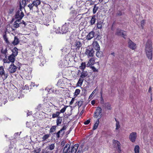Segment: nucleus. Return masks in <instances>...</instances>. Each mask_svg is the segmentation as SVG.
<instances>
[{"instance_id": "nucleus-1", "label": "nucleus", "mask_w": 153, "mask_h": 153, "mask_svg": "<svg viewBox=\"0 0 153 153\" xmlns=\"http://www.w3.org/2000/svg\"><path fill=\"white\" fill-rule=\"evenodd\" d=\"M77 143L75 144L73 146H71L70 144H67L63 150V153H76L79 147Z\"/></svg>"}, {"instance_id": "nucleus-2", "label": "nucleus", "mask_w": 153, "mask_h": 153, "mask_svg": "<svg viewBox=\"0 0 153 153\" xmlns=\"http://www.w3.org/2000/svg\"><path fill=\"white\" fill-rule=\"evenodd\" d=\"M152 42L148 40L146 45L145 51L148 58L151 60L152 59Z\"/></svg>"}, {"instance_id": "nucleus-3", "label": "nucleus", "mask_w": 153, "mask_h": 153, "mask_svg": "<svg viewBox=\"0 0 153 153\" xmlns=\"http://www.w3.org/2000/svg\"><path fill=\"white\" fill-rule=\"evenodd\" d=\"M22 7L21 3L20 4V6L19 9L16 10L15 15V18L17 19L21 20L24 16V13L22 11Z\"/></svg>"}, {"instance_id": "nucleus-4", "label": "nucleus", "mask_w": 153, "mask_h": 153, "mask_svg": "<svg viewBox=\"0 0 153 153\" xmlns=\"http://www.w3.org/2000/svg\"><path fill=\"white\" fill-rule=\"evenodd\" d=\"M66 23H65V24L63 25L61 28L60 29L59 27V30L57 29V30H55L56 33H60V34H64L65 33L68 31V27L66 25Z\"/></svg>"}, {"instance_id": "nucleus-5", "label": "nucleus", "mask_w": 153, "mask_h": 153, "mask_svg": "<svg viewBox=\"0 0 153 153\" xmlns=\"http://www.w3.org/2000/svg\"><path fill=\"white\" fill-rule=\"evenodd\" d=\"M94 51L92 48L88 47L87 48L85 51V54L89 58L93 57L94 55Z\"/></svg>"}, {"instance_id": "nucleus-6", "label": "nucleus", "mask_w": 153, "mask_h": 153, "mask_svg": "<svg viewBox=\"0 0 153 153\" xmlns=\"http://www.w3.org/2000/svg\"><path fill=\"white\" fill-rule=\"evenodd\" d=\"M0 75L4 80L6 79L8 77L7 73L5 72L4 68L2 66H0Z\"/></svg>"}, {"instance_id": "nucleus-7", "label": "nucleus", "mask_w": 153, "mask_h": 153, "mask_svg": "<svg viewBox=\"0 0 153 153\" xmlns=\"http://www.w3.org/2000/svg\"><path fill=\"white\" fill-rule=\"evenodd\" d=\"M82 44L79 41H76L73 44L71 48L72 49L74 50H79V48L81 46Z\"/></svg>"}, {"instance_id": "nucleus-8", "label": "nucleus", "mask_w": 153, "mask_h": 153, "mask_svg": "<svg viewBox=\"0 0 153 153\" xmlns=\"http://www.w3.org/2000/svg\"><path fill=\"white\" fill-rule=\"evenodd\" d=\"M17 69V67L15 66L13 63H12L9 66L7 70L10 74L15 72Z\"/></svg>"}, {"instance_id": "nucleus-9", "label": "nucleus", "mask_w": 153, "mask_h": 153, "mask_svg": "<svg viewBox=\"0 0 153 153\" xmlns=\"http://www.w3.org/2000/svg\"><path fill=\"white\" fill-rule=\"evenodd\" d=\"M137 133L136 132H133L130 133L129 136V139L132 142H135L137 138Z\"/></svg>"}, {"instance_id": "nucleus-10", "label": "nucleus", "mask_w": 153, "mask_h": 153, "mask_svg": "<svg viewBox=\"0 0 153 153\" xmlns=\"http://www.w3.org/2000/svg\"><path fill=\"white\" fill-rule=\"evenodd\" d=\"M113 143L114 144V147H115L117 149L118 152L119 153H120L121 152V150L120 149V142L116 140H113Z\"/></svg>"}, {"instance_id": "nucleus-11", "label": "nucleus", "mask_w": 153, "mask_h": 153, "mask_svg": "<svg viewBox=\"0 0 153 153\" xmlns=\"http://www.w3.org/2000/svg\"><path fill=\"white\" fill-rule=\"evenodd\" d=\"M94 48L96 51H99L100 49V47L98 42L96 41H94L92 44Z\"/></svg>"}, {"instance_id": "nucleus-12", "label": "nucleus", "mask_w": 153, "mask_h": 153, "mask_svg": "<svg viewBox=\"0 0 153 153\" xmlns=\"http://www.w3.org/2000/svg\"><path fill=\"white\" fill-rule=\"evenodd\" d=\"M101 112V108L100 107H98L94 113V117L96 118H97Z\"/></svg>"}, {"instance_id": "nucleus-13", "label": "nucleus", "mask_w": 153, "mask_h": 153, "mask_svg": "<svg viewBox=\"0 0 153 153\" xmlns=\"http://www.w3.org/2000/svg\"><path fill=\"white\" fill-rule=\"evenodd\" d=\"M129 47L132 50H134L136 48V44L131 40H129L128 42Z\"/></svg>"}, {"instance_id": "nucleus-14", "label": "nucleus", "mask_w": 153, "mask_h": 153, "mask_svg": "<svg viewBox=\"0 0 153 153\" xmlns=\"http://www.w3.org/2000/svg\"><path fill=\"white\" fill-rule=\"evenodd\" d=\"M94 34L95 32L94 31H91L86 36V39L88 40H90L94 37Z\"/></svg>"}, {"instance_id": "nucleus-15", "label": "nucleus", "mask_w": 153, "mask_h": 153, "mask_svg": "<svg viewBox=\"0 0 153 153\" xmlns=\"http://www.w3.org/2000/svg\"><path fill=\"white\" fill-rule=\"evenodd\" d=\"M116 34L118 35L122 36L124 38H125L126 36L125 32L119 29L117 30Z\"/></svg>"}, {"instance_id": "nucleus-16", "label": "nucleus", "mask_w": 153, "mask_h": 153, "mask_svg": "<svg viewBox=\"0 0 153 153\" xmlns=\"http://www.w3.org/2000/svg\"><path fill=\"white\" fill-rule=\"evenodd\" d=\"M68 22L67 23L68 25H72L75 24V18L73 16H72L68 20Z\"/></svg>"}, {"instance_id": "nucleus-17", "label": "nucleus", "mask_w": 153, "mask_h": 153, "mask_svg": "<svg viewBox=\"0 0 153 153\" xmlns=\"http://www.w3.org/2000/svg\"><path fill=\"white\" fill-rule=\"evenodd\" d=\"M16 57L15 56L11 54L8 57V60L10 62H11L12 63H13L15 61Z\"/></svg>"}, {"instance_id": "nucleus-18", "label": "nucleus", "mask_w": 153, "mask_h": 153, "mask_svg": "<svg viewBox=\"0 0 153 153\" xmlns=\"http://www.w3.org/2000/svg\"><path fill=\"white\" fill-rule=\"evenodd\" d=\"M19 42V40L18 37L16 36H15L14 37V40L12 43L14 45H18Z\"/></svg>"}, {"instance_id": "nucleus-19", "label": "nucleus", "mask_w": 153, "mask_h": 153, "mask_svg": "<svg viewBox=\"0 0 153 153\" xmlns=\"http://www.w3.org/2000/svg\"><path fill=\"white\" fill-rule=\"evenodd\" d=\"M18 49L16 47H14L12 50V54L16 56L18 53Z\"/></svg>"}, {"instance_id": "nucleus-20", "label": "nucleus", "mask_w": 153, "mask_h": 153, "mask_svg": "<svg viewBox=\"0 0 153 153\" xmlns=\"http://www.w3.org/2000/svg\"><path fill=\"white\" fill-rule=\"evenodd\" d=\"M88 75V74L86 71H82V72L81 74L80 77L84 79V78L86 77Z\"/></svg>"}, {"instance_id": "nucleus-21", "label": "nucleus", "mask_w": 153, "mask_h": 153, "mask_svg": "<svg viewBox=\"0 0 153 153\" xmlns=\"http://www.w3.org/2000/svg\"><path fill=\"white\" fill-rule=\"evenodd\" d=\"M33 2L35 5V6L36 7L37 9L38 8V6L41 4L40 0H35Z\"/></svg>"}, {"instance_id": "nucleus-22", "label": "nucleus", "mask_w": 153, "mask_h": 153, "mask_svg": "<svg viewBox=\"0 0 153 153\" xmlns=\"http://www.w3.org/2000/svg\"><path fill=\"white\" fill-rule=\"evenodd\" d=\"M20 20L16 19L13 25V27L15 28L18 27L19 26V24H20Z\"/></svg>"}, {"instance_id": "nucleus-23", "label": "nucleus", "mask_w": 153, "mask_h": 153, "mask_svg": "<svg viewBox=\"0 0 153 153\" xmlns=\"http://www.w3.org/2000/svg\"><path fill=\"white\" fill-rule=\"evenodd\" d=\"M62 118L60 117H59L56 120V126H59V125L61 124L62 123Z\"/></svg>"}, {"instance_id": "nucleus-24", "label": "nucleus", "mask_w": 153, "mask_h": 153, "mask_svg": "<svg viewBox=\"0 0 153 153\" xmlns=\"http://www.w3.org/2000/svg\"><path fill=\"white\" fill-rule=\"evenodd\" d=\"M105 108H106L107 109L109 110H111V109L112 108L111 105L109 102H107L105 103Z\"/></svg>"}, {"instance_id": "nucleus-25", "label": "nucleus", "mask_w": 153, "mask_h": 153, "mask_svg": "<svg viewBox=\"0 0 153 153\" xmlns=\"http://www.w3.org/2000/svg\"><path fill=\"white\" fill-rule=\"evenodd\" d=\"M94 59L93 58H91L88 62L87 65H88V66L92 65L94 64Z\"/></svg>"}, {"instance_id": "nucleus-26", "label": "nucleus", "mask_w": 153, "mask_h": 153, "mask_svg": "<svg viewBox=\"0 0 153 153\" xmlns=\"http://www.w3.org/2000/svg\"><path fill=\"white\" fill-rule=\"evenodd\" d=\"M102 22L101 21L98 22L97 23V28L101 29L102 28Z\"/></svg>"}, {"instance_id": "nucleus-27", "label": "nucleus", "mask_w": 153, "mask_h": 153, "mask_svg": "<svg viewBox=\"0 0 153 153\" xmlns=\"http://www.w3.org/2000/svg\"><path fill=\"white\" fill-rule=\"evenodd\" d=\"M3 38L4 41L7 44H10V42L8 40L6 33L3 35Z\"/></svg>"}, {"instance_id": "nucleus-28", "label": "nucleus", "mask_w": 153, "mask_h": 153, "mask_svg": "<svg viewBox=\"0 0 153 153\" xmlns=\"http://www.w3.org/2000/svg\"><path fill=\"white\" fill-rule=\"evenodd\" d=\"M96 19L95 18V15L92 16L90 21V23L91 25L94 24L96 21Z\"/></svg>"}, {"instance_id": "nucleus-29", "label": "nucleus", "mask_w": 153, "mask_h": 153, "mask_svg": "<svg viewBox=\"0 0 153 153\" xmlns=\"http://www.w3.org/2000/svg\"><path fill=\"white\" fill-rule=\"evenodd\" d=\"M99 120H98L95 123V124L94 126V127H93V130H95L97 128L99 124Z\"/></svg>"}, {"instance_id": "nucleus-30", "label": "nucleus", "mask_w": 153, "mask_h": 153, "mask_svg": "<svg viewBox=\"0 0 153 153\" xmlns=\"http://www.w3.org/2000/svg\"><path fill=\"white\" fill-rule=\"evenodd\" d=\"M49 134H46L44 135L42 137V141L44 142L46 140L50 137Z\"/></svg>"}, {"instance_id": "nucleus-31", "label": "nucleus", "mask_w": 153, "mask_h": 153, "mask_svg": "<svg viewBox=\"0 0 153 153\" xmlns=\"http://www.w3.org/2000/svg\"><path fill=\"white\" fill-rule=\"evenodd\" d=\"M134 151L135 153H139L140 152V147L138 145L135 146L134 149Z\"/></svg>"}, {"instance_id": "nucleus-32", "label": "nucleus", "mask_w": 153, "mask_h": 153, "mask_svg": "<svg viewBox=\"0 0 153 153\" xmlns=\"http://www.w3.org/2000/svg\"><path fill=\"white\" fill-rule=\"evenodd\" d=\"M86 67L85 63V62H82L79 68L82 71H84Z\"/></svg>"}, {"instance_id": "nucleus-33", "label": "nucleus", "mask_w": 153, "mask_h": 153, "mask_svg": "<svg viewBox=\"0 0 153 153\" xmlns=\"http://www.w3.org/2000/svg\"><path fill=\"white\" fill-rule=\"evenodd\" d=\"M24 97V94L23 92L21 91H19V94H18V97L19 99H21Z\"/></svg>"}, {"instance_id": "nucleus-34", "label": "nucleus", "mask_w": 153, "mask_h": 153, "mask_svg": "<svg viewBox=\"0 0 153 153\" xmlns=\"http://www.w3.org/2000/svg\"><path fill=\"white\" fill-rule=\"evenodd\" d=\"M64 84L63 82L61 80H58L57 83V85L59 87H61L63 86Z\"/></svg>"}, {"instance_id": "nucleus-35", "label": "nucleus", "mask_w": 153, "mask_h": 153, "mask_svg": "<svg viewBox=\"0 0 153 153\" xmlns=\"http://www.w3.org/2000/svg\"><path fill=\"white\" fill-rule=\"evenodd\" d=\"M115 120L116 122V129L117 130L120 127V125L119 122L117 120L116 118H115Z\"/></svg>"}, {"instance_id": "nucleus-36", "label": "nucleus", "mask_w": 153, "mask_h": 153, "mask_svg": "<svg viewBox=\"0 0 153 153\" xmlns=\"http://www.w3.org/2000/svg\"><path fill=\"white\" fill-rule=\"evenodd\" d=\"M28 0H22V2H20V4L21 3V6L22 7V9L24 8V7L25 6L26 4V1H27Z\"/></svg>"}, {"instance_id": "nucleus-37", "label": "nucleus", "mask_w": 153, "mask_h": 153, "mask_svg": "<svg viewBox=\"0 0 153 153\" xmlns=\"http://www.w3.org/2000/svg\"><path fill=\"white\" fill-rule=\"evenodd\" d=\"M60 114V112H56L55 113H54L53 114L52 118H55L56 117H59V115Z\"/></svg>"}, {"instance_id": "nucleus-38", "label": "nucleus", "mask_w": 153, "mask_h": 153, "mask_svg": "<svg viewBox=\"0 0 153 153\" xmlns=\"http://www.w3.org/2000/svg\"><path fill=\"white\" fill-rule=\"evenodd\" d=\"M56 126H53L50 130V133H52L54 132L56 130Z\"/></svg>"}, {"instance_id": "nucleus-39", "label": "nucleus", "mask_w": 153, "mask_h": 153, "mask_svg": "<svg viewBox=\"0 0 153 153\" xmlns=\"http://www.w3.org/2000/svg\"><path fill=\"white\" fill-rule=\"evenodd\" d=\"M3 62L4 63H10L9 60L7 59V55H6L5 58L3 59Z\"/></svg>"}, {"instance_id": "nucleus-40", "label": "nucleus", "mask_w": 153, "mask_h": 153, "mask_svg": "<svg viewBox=\"0 0 153 153\" xmlns=\"http://www.w3.org/2000/svg\"><path fill=\"white\" fill-rule=\"evenodd\" d=\"M84 80V79L80 77L78 82L77 84H80L81 85H82Z\"/></svg>"}, {"instance_id": "nucleus-41", "label": "nucleus", "mask_w": 153, "mask_h": 153, "mask_svg": "<svg viewBox=\"0 0 153 153\" xmlns=\"http://www.w3.org/2000/svg\"><path fill=\"white\" fill-rule=\"evenodd\" d=\"M7 48H6L5 49H2L1 50V52L2 53L5 55V56H6V55H7L6 54L7 53Z\"/></svg>"}, {"instance_id": "nucleus-42", "label": "nucleus", "mask_w": 153, "mask_h": 153, "mask_svg": "<svg viewBox=\"0 0 153 153\" xmlns=\"http://www.w3.org/2000/svg\"><path fill=\"white\" fill-rule=\"evenodd\" d=\"M2 95L0 94V106H2L3 104H4V103L3 99L2 98Z\"/></svg>"}, {"instance_id": "nucleus-43", "label": "nucleus", "mask_w": 153, "mask_h": 153, "mask_svg": "<svg viewBox=\"0 0 153 153\" xmlns=\"http://www.w3.org/2000/svg\"><path fill=\"white\" fill-rule=\"evenodd\" d=\"M55 147L54 144H52L49 146L48 149L50 150H52L54 149Z\"/></svg>"}, {"instance_id": "nucleus-44", "label": "nucleus", "mask_w": 153, "mask_h": 153, "mask_svg": "<svg viewBox=\"0 0 153 153\" xmlns=\"http://www.w3.org/2000/svg\"><path fill=\"white\" fill-rule=\"evenodd\" d=\"M96 55L97 57L98 58L100 57L102 55V53L98 51L96 52Z\"/></svg>"}, {"instance_id": "nucleus-45", "label": "nucleus", "mask_w": 153, "mask_h": 153, "mask_svg": "<svg viewBox=\"0 0 153 153\" xmlns=\"http://www.w3.org/2000/svg\"><path fill=\"white\" fill-rule=\"evenodd\" d=\"M34 6H35V5H34L33 2L32 4H30L28 5V7H29L30 10H33V7Z\"/></svg>"}, {"instance_id": "nucleus-46", "label": "nucleus", "mask_w": 153, "mask_h": 153, "mask_svg": "<svg viewBox=\"0 0 153 153\" xmlns=\"http://www.w3.org/2000/svg\"><path fill=\"white\" fill-rule=\"evenodd\" d=\"M80 91V90L79 89H76L74 92V95L77 96L79 94Z\"/></svg>"}, {"instance_id": "nucleus-47", "label": "nucleus", "mask_w": 153, "mask_h": 153, "mask_svg": "<svg viewBox=\"0 0 153 153\" xmlns=\"http://www.w3.org/2000/svg\"><path fill=\"white\" fill-rule=\"evenodd\" d=\"M98 7H97L96 5L94 6V8L93 10V13L95 14L96 13Z\"/></svg>"}, {"instance_id": "nucleus-48", "label": "nucleus", "mask_w": 153, "mask_h": 153, "mask_svg": "<svg viewBox=\"0 0 153 153\" xmlns=\"http://www.w3.org/2000/svg\"><path fill=\"white\" fill-rule=\"evenodd\" d=\"M67 106H65L63 108H62L60 111L59 112H60V114L61 113H63L65 111Z\"/></svg>"}, {"instance_id": "nucleus-49", "label": "nucleus", "mask_w": 153, "mask_h": 153, "mask_svg": "<svg viewBox=\"0 0 153 153\" xmlns=\"http://www.w3.org/2000/svg\"><path fill=\"white\" fill-rule=\"evenodd\" d=\"M96 88L91 93V94H90V95L89 97V99L91 98L92 97L93 94L96 92Z\"/></svg>"}, {"instance_id": "nucleus-50", "label": "nucleus", "mask_w": 153, "mask_h": 153, "mask_svg": "<svg viewBox=\"0 0 153 153\" xmlns=\"http://www.w3.org/2000/svg\"><path fill=\"white\" fill-rule=\"evenodd\" d=\"M83 103V101H82V100H80V101H79V102H78L77 104H78V106H79V107H80L82 106V105Z\"/></svg>"}, {"instance_id": "nucleus-51", "label": "nucleus", "mask_w": 153, "mask_h": 153, "mask_svg": "<svg viewBox=\"0 0 153 153\" xmlns=\"http://www.w3.org/2000/svg\"><path fill=\"white\" fill-rule=\"evenodd\" d=\"M56 91V90L55 89H54L53 88H50L49 89V90L48 91L49 92L51 93V92L53 93H54Z\"/></svg>"}, {"instance_id": "nucleus-52", "label": "nucleus", "mask_w": 153, "mask_h": 153, "mask_svg": "<svg viewBox=\"0 0 153 153\" xmlns=\"http://www.w3.org/2000/svg\"><path fill=\"white\" fill-rule=\"evenodd\" d=\"M42 105L41 104H39L37 106V108L39 110H40L42 108Z\"/></svg>"}, {"instance_id": "nucleus-53", "label": "nucleus", "mask_w": 153, "mask_h": 153, "mask_svg": "<svg viewBox=\"0 0 153 153\" xmlns=\"http://www.w3.org/2000/svg\"><path fill=\"white\" fill-rule=\"evenodd\" d=\"M60 133L59 132V131L57 133H54V134L56 135L57 138H58L60 137Z\"/></svg>"}, {"instance_id": "nucleus-54", "label": "nucleus", "mask_w": 153, "mask_h": 153, "mask_svg": "<svg viewBox=\"0 0 153 153\" xmlns=\"http://www.w3.org/2000/svg\"><path fill=\"white\" fill-rule=\"evenodd\" d=\"M122 15V12L120 11H118L117 13V15L118 16H120Z\"/></svg>"}, {"instance_id": "nucleus-55", "label": "nucleus", "mask_w": 153, "mask_h": 153, "mask_svg": "<svg viewBox=\"0 0 153 153\" xmlns=\"http://www.w3.org/2000/svg\"><path fill=\"white\" fill-rule=\"evenodd\" d=\"M91 68L92 70L94 72H98V70L97 69L94 67L92 66L91 67Z\"/></svg>"}, {"instance_id": "nucleus-56", "label": "nucleus", "mask_w": 153, "mask_h": 153, "mask_svg": "<svg viewBox=\"0 0 153 153\" xmlns=\"http://www.w3.org/2000/svg\"><path fill=\"white\" fill-rule=\"evenodd\" d=\"M59 132L60 133L61 135H62L65 133V131L60 129L59 131Z\"/></svg>"}, {"instance_id": "nucleus-57", "label": "nucleus", "mask_w": 153, "mask_h": 153, "mask_svg": "<svg viewBox=\"0 0 153 153\" xmlns=\"http://www.w3.org/2000/svg\"><path fill=\"white\" fill-rule=\"evenodd\" d=\"M145 23V21L144 20H143L141 21V26L142 27H143Z\"/></svg>"}, {"instance_id": "nucleus-58", "label": "nucleus", "mask_w": 153, "mask_h": 153, "mask_svg": "<svg viewBox=\"0 0 153 153\" xmlns=\"http://www.w3.org/2000/svg\"><path fill=\"white\" fill-rule=\"evenodd\" d=\"M67 125L64 126L61 129L62 130H63L64 131L67 128Z\"/></svg>"}, {"instance_id": "nucleus-59", "label": "nucleus", "mask_w": 153, "mask_h": 153, "mask_svg": "<svg viewBox=\"0 0 153 153\" xmlns=\"http://www.w3.org/2000/svg\"><path fill=\"white\" fill-rule=\"evenodd\" d=\"M90 120H86V121H85L84 122V124L85 125H88V124L90 122Z\"/></svg>"}, {"instance_id": "nucleus-60", "label": "nucleus", "mask_w": 153, "mask_h": 153, "mask_svg": "<svg viewBox=\"0 0 153 153\" xmlns=\"http://www.w3.org/2000/svg\"><path fill=\"white\" fill-rule=\"evenodd\" d=\"M82 146L81 148V146H80L79 147L77 153H80L82 151Z\"/></svg>"}, {"instance_id": "nucleus-61", "label": "nucleus", "mask_w": 153, "mask_h": 153, "mask_svg": "<svg viewBox=\"0 0 153 153\" xmlns=\"http://www.w3.org/2000/svg\"><path fill=\"white\" fill-rule=\"evenodd\" d=\"M82 146L81 148V146H80L79 147L77 153H80L82 151Z\"/></svg>"}, {"instance_id": "nucleus-62", "label": "nucleus", "mask_w": 153, "mask_h": 153, "mask_svg": "<svg viewBox=\"0 0 153 153\" xmlns=\"http://www.w3.org/2000/svg\"><path fill=\"white\" fill-rule=\"evenodd\" d=\"M74 98H72V99L71 101L70 102V105H71L72 104L74 103Z\"/></svg>"}, {"instance_id": "nucleus-63", "label": "nucleus", "mask_w": 153, "mask_h": 153, "mask_svg": "<svg viewBox=\"0 0 153 153\" xmlns=\"http://www.w3.org/2000/svg\"><path fill=\"white\" fill-rule=\"evenodd\" d=\"M148 92L149 93H150L151 94V95H152V88L151 87H150L149 88V90H148Z\"/></svg>"}, {"instance_id": "nucleus-64", "label": "nucleus", "mask_w": 153, "mask_h": 153, "mask_svg": "<svg viewBox=\"0 0 153 153\" xmlns=\"http://www.w3.org/2000/svg\"><path fill=\"white\" fill-rule=\"evenodd\" d=\"M65 141H62V142L61 143V145L62 146H64V145H65Z\"/></svg>"}]
</instances>
